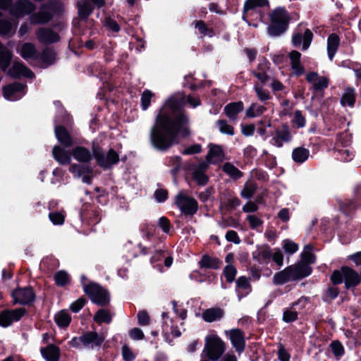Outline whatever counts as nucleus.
<instances>
[{
    "instance_id": "6",
    "label": "nucleus",
    "mask_w": 361,
    "mask_h": 361,
    "mask_svg": "<svg viewBox=\"0 0 361 361\" xmlns=\"http://www.w3.org/2000/svg\"><path fill=\"white\" fill-rule=\"evenodd\" d=\"M225 350V343L218 336H207L204 352L209 360L217 361L222 356Z\"/></svg>"
},
{
    "instance_id": "23",
    "label": "nucleus",
    "mask_w": 361,
    "mask_h": 361,
    "mask_svg": "<svg viewBox=\"0 0 361 361\" xmlns=\"http://www.w3.org/2000/svg\"><path fill=\"white\" fill-rule=\"evenodd\" d=\"M54 159L61 165H68L71 162V152L66 150L63 147L55 145L52 149Z\"/></svg>"
},
{
    "instance_id": "55",
    "label": "nucleus",
    "mask_w": 361,
    "mask_h": 361,
    "mask_svg": "<svg viewBox=\"0 0 361 361\" xmlns=\"http://www.w3.org/2000/svg\"><path fill=\"white\" fill-rule=\"evenodd\" d=\"M216 124L219 127V131L221 133L229 135H234V128L229 125L226 120L219 119L216 121Z\"/></svg>"
},
{
    "instance_id": "36",
    "label": "nucleus",
    "mask_w": 361,
    "mask_h": 361,
    "mask_svg": "<svg viewBox=\"0 0 361 361\" xmlns=\"http://www.w3.org/2000/svg\"><path fill=\"white\" fill-rule=\"evenodd\" d=\"M43 7L49 10L54 16H61L64 11L63 3L60 0H49L43 4Z\"/></svg>"
},
{
    "instance_id": "30",
    "label": "nucleus",
    "mask_w": 361,
    "mask_h": 361,
    "mask_svg": "<svg viewBox=\"0 0 361 361\" xmlns=\"http://www.w3.org/2000/svg\"><path fill=\"white\" fill-rule=\"evenodd\" d=\"M340 37L336 33H331L327 38V54L330 60H332L337 52L340 44Z\"/></svg>"
},
{
    "instance_id": "41",
    "label": "nucleus",
    "mask_w": 361,
    "mask_h": 361,
    "mask_svg": "<svg viewBox=\"0 0 361 361\" xmlns=\"http://www.w3.org/2000/svg\"><path fill=\"white\" fill-rule=\"evenodd\" d=\"M56 59V53L51 49L47 47L41 54H39V59L47 66L52 65L55 63Z\"/></svg>"
},
{
    "instance_id": "13",
    "label": "nucleus",
    "mask_w": 361,
    "mask_h": 361,
    "mask_svg": "<svg viewBox=\"0 0 361 361\" xmlns=\"http://www.w3.org/2000/svg\"><path fill=\"white\" fill-rule=\"evenodd\" d=\"M342 271H343V274L345 275V288L353 292L355 288L361 283L360 275L353 268L348 266H343Z\"/></svg>"
},
{
    "instance_id": "39",
    "label": "nucleus",
    "mask_w": 361,
    "mask_h": 361,
    "mask_svg": "<svg viewBox=\"0 0 361 361\" xmlns=\"http://www.w3.org/2000/svg\"><path fill=\"white\" fill-rule=\"evenodd\" d=\"M355 92L353 87H347L341 97V104L342 106H348L353 107L355 103Z\"/></svg>"
},
{
    "instance_id": "11",
    "label": "nucleus",
    "mask_w": 361,
    "mask_h": 361,
    "mask_svg": "<svg viewBox=\"0 0 361 361\" xmlns=\"http://www.w3.org/2000/svg\"><path fill=\"white\" fill-rule=\"evenodd\" d=\"M292 139L290 127L285 123L275 128L274 136L271 138V143L277 147H282L283 142H289Z\"/></svg>"
},
{
    "instance_id": "52",
    "label": "nucleus",
    "mask_w": 361,
    "mask_h": 361,
    "mask_svg": "<svg viewBox=\"0 0 361 361\" xmlns=\"http://www.w3.org/2000/svg\"><path fill=\"white\" fill-rule=\"evenodd\" d=\"M238 271L235 267L233 264H227L223 270V275L226 278V281L228 283L234 281L237 275Z\"/></svg>"
},
{
    "instance_id": "32",
    "label": "nucleus",
    "mask_w": 361,
    "mask_h": 361,
    "mask_svg": "<svg viewBox=\"0 0 361 361\" xmlns=\"http://www.w3.org/2000/svg\"><path fill=\"white\" fill-rule=\"evenodd\" d=\"M224 315V311L220 307H212L207 309L202 313V318L207 322H213L220 320Z\"/></svg>"
},
{
    "instance_id": "27",
    "label": "nucleus",
    "mask_w": 361,
    "mask_h": 361,
    "mask_svg": "<svg viewBox=\"0 0 361 361\" xmlns=\"http://www.w3.org/2000/svg\"><path fill=\"white\" fill-rule=\"evenodd\" d=\"M53 18V13H51L46 8L41 5L39 11L31 16V22L33 24L44 25L50 22Z\"/></svg>"
},
{
    "instance_id": "3",
    "label": "nucleus",
    "mask_w": 361,
    "mask_h": 361,
    "mask_svg": "<svg viewBox=\"0 0 361 361\" xmlns=\"http://www.w3.org/2000/svg\"><path fill=\"white\" fill-rule=\"evenodd\" d=\"M106 335L104 332L98 334L97 331H89L83 333L80 336H74L69 341L73 348H80L82 346L99 348L105 341Z\"/></svg>"
},
{
    "instance_id": "14",
    "label": "nucleus",
    "mask_w": 361,
    "mask_h": 361,
    "mask_svg": "<svg viewBox=\"0 0 361 361\" xmlns=\"http://www.w3.org/2000/svg\"><path fill=\"white\" fill-rule=\"evenodd\" d=\"M252 259L261 264H268L272 257V251L267 244L257 245L252 253Z\"/></svg>"
},
{
    "instance_id": "64",
    "label": "nucleus",
    "mask_w": 361,
    "mask_h": 361,
    "mask_svg": "<svg viewBox=\"0 0 361 361\" xmlns=\"http://www.w3.org/2000/svg\"><path fill=\"white\" fill-rule=\"evenodd\" d=\"M86 303L87 299L82 296L71 303L70 305V310L74 313H78L85 305Z\"/></svg>"
},
{
    "instance_id": "54",
    "label": "nucleus",
    "mask_w": 361,
    "mask_h": 361,
    "mask_svg": "<svg viewBox=\"0 0 361 361\" xmlns=\"http://www.w3.org/2000/svg\"><path fill=\"white\" fill-rule=\"evenodd\" d=\"M329 80L326 77L322 76L319 78V79L312 84L310 90H313L314 92H320L326 89L329 86Z\"/></svg>"
},
{
    "instance_id": "16",
    "label": "nucleus",
    "mask_w": 361,
    "mask_h": 361,
    "mask_svg": "<svg viewBox=\"0 0 361 361\" xmlns=\"http://www.w3.org/2000/svg\"><path fill=\"white\" fill-rule=\"evenodd\" d=\"M37 39L42 44H50L60 40L59 33L51 28L42 27L37 31Z\"/></svg>"
},
{
    "instance_id": "10",
    "label": "nucleus",
    "mask_w": 361,
    "mask_h": 361,
    "mask_svg": "<svg viewBox=\"0 0 361 361\" xmlns=\"http://www.w3.org/2000/svg\"><path fill=\"white\" fill-rule=\"evenodd\" d=\"M36 8V5L29 0H16L13 2L11 15L18 18H23L32 13Z\"/></svg>"
},
{
    "instance_id": "29",
    "label": "nucleus",
    "mask_w": 361,
    "mask_h": 361,
    "mask_svg": "<svg viewBox=\"0 0 361 361\" xmlns=\"http://www.w3.org/2000/svg\"><path fill=\"white\" fill-rule=\"evenodd\" d=\"M20 55L25 60L30 59H39V54L37 52L35 45L32 42H25L20 51Z\"/></svg>"
},
{
    "instance_id": "21",
    "label": "nucleus",
    "mask_w": 361,
    "mask_h": 361,
    "mask_svg": "<svg viewBox=\"0 0 361 361\" xmlns=\"http://www.w3.org/2000/svg\"><path fill=\"white\" fill-rule=\"evenodd\" d=\"M270 62L265 57H262V59L259 60V63L257 66L258 71H253L252 73L262 83L264 84L270 79L269 75L267 73V71L270 68Z\"/></svg>"
},
{
    "instance_id": "38",
    "label": "nucleus",
    "mask_w": 361,
    "mask_h": 361,
    "mask_svg": "<svg viewBox=\"0 0 361 361\" xmlns=\"http://www.w3.org/2000/svg\"><path fill=\"white\" fill-rule=\"evenodd\" d=\"M310 156V151L303 147H298L292 152V159L298 164L304 163Z\"/></svg>"
},
{
    "instance_id": "18",
    "label": "nucleus",
    "mask_w": 361,
    "mask_h": 361,
    "mask_svg": "<svg viewBox=\"0 0 361 361\" xmlns=\"http://www.w3.org/2000/svg\"><path fill=\"white\" fill-rule=\"evenodd\" d=\"M230 340L235 350L241 353L245 348V333L240 329H233L230 331Z\"/></svg>"
},
{
    "instance_id": "15",
    "label": "nucleus",
    "mask_w": 361,
    "mask_h": 361,
    "mask_svg": "<svg viewBox=\"0 0 361 361\" xmlns=\"http://www.w3.org/2000/svg\"><path fill=\"white\" fill-rule=\"evenodd\" d=\"M312 39V32L310 29L306 28L303 35L300 32H295L293 35L292 44L295 48L300 47L301 44H302V50L305 51L310 47Z\"/></svg>"
},
{
    "instance_id": "2",
    "label": "nucleus",
    "mask_w": 361,
    "mask_h": 361,
    "mask_svg": "<svg viewBox=\"0 0 361 361\" xmlns=\"http://www.w3.org/2000/svg\"><path fill=\"white\" fill-rule=\"evenodd\" d=\"M269 19L267 31L270 37H280L288 30L290 16L284 7L274 8L269 14Z\"/></svg>"
},
{
    "instance_id": "7",
    "label": "nucleus",
    "mask_w": 361,
    "mask_h": 361,
    "mask_svg": "<svg viewBox=\"0 0 361 361\" xmlns=\"http://www.w3.org/2000/svg\"><path fill=\"white\" fill-rule=\"evenodd\" d=\"M262 7L269 8V0H246L243 5L242 19L250 25L248 16H252L255 14L257 16L256 19L263 22L264 13L258 9Z\"/></svg>"
},
{
    "instance_id": "57",
    "label": "nucleus",
    "mask_w": 361,
    "mask_h": 361,
    "mask_svg": "<svg viewBox=\"0 0 361 361\" xmlns=\"http://www.w3.org/2000/svg\"><path fill=\"white\" fill-rule=\"evenodd\" d=\"M344 274L342 267L340 269H335L330 276V281L334 286H338L344 282Z\"/></svg>"
},
{
    "instance_id": "25",
    "label": "nucleus",
    "mask_w": 361,
    "mask_h": 361,
    "mask_svg": "<svg viewBox=\"0 0 361 361\" xmlns=\"http://www.w3.org/2000/svg\"><path fill=\"white\" fill-rule=\"evenodd\" d=\"M244 109V104L242 101L230 102L224 107V113L232 121L238 118V115Z\"/></svg>"
},
{
    "instance_id": "46",
    "label": "nucleus",
    "mask_w": 361,
    "mask_h": 361,
    "mask_svg": "<svg viewBox=\"0 0 361 361\" xmlns=\"http://www.w3.org/2000/svg\"><path fill=\"white\" fill-rule=\"evenodd\" d=\"M195 28H197L200 33L204 36H208L212 37L215 35V32L213 28L208 27L204 21L202 20H195L193 22Z\"/></svg>"
},
{
    "instance_id": "44",
    "label": "nucleus",
    "mask_w": 361,
    "mask_h": 361,
    "mask_svg": "<svg viewBox=\"0 0 361 361\" xmlns=\"http://www.w3.org/2000/svg\"><path fill=\"white\" fill-rule=\"evenodd\" d=\"M54 280L57 286L63 287L70 283L71 277L66 271L60 270L54 274Z\"/></svg>"
},
{
    "instance_id": "58",
    "label": "nucleus",
    "mask_w": 361,
    "mask_h": 361,
    "mask_svg": "<svg viewBox=\"0 0 361 361\" xmlns=\"http://www.w3.org/2000/svg\"><path fill=\"white\" fill-rule=\"evenodd\" d=\"M262 157L264 166L268 169H273L276 166L277 162L275 156L270 154L267 151L264 150Z\"/></svg>"
},
{
    "instance_id": "49",
    "label": "nucleus",
    "mask_w": 361,
    "mask_h": 361,
    "mask_svg": "<svg viewBox=\"0 0 361 361\" xmlns=\"http://www.w3.org/2000/svg\"><path fill=\"white\" fill-rule=\"evenodd\" d=\"M257 188H258V185L256 183H254V182L246 183L243 189L242 190V191L240 192V195L242 197H243L245 199L250 200L255 195Z\"/></svg>"
},
{
    "instance_id": "60",
    "label": "nucleus",
    "mask_w": 361,
    "mask_h": 361,
    "mask_svg": "<svg viewBox=\"0 0 361 361\" xmlns=\"http://www.w3.org/2000/svg\"><path fill=\"white\" fill-rule=\"evenodd\" d=\"M292 122L298 128H302L305 126L306 118L302 115V111L300 110H296L294 112V116L292 120Z\"/></svg>"
},
{
    "instance_id": "48",
    "label": "nucleus",
    "mask_w": 361,
    "mask_h": 361,
    "mask_svg": "<svg viewBox=\"0 0 361 361\" xmlns=\"http://www.w3.org/2000/svg\"><path fill=\"white\" fill-rule=\"evenodd\" d=\"M266 110L267 109L264 106L252 103L246 110L245 115L247 118H255L263 114Z\"/></svg>"
},
{
    "instance_id": "56",
    "label": "nucleus",
    "mask_w": 361,
    "mask_h": 361,
    "mask_svg": "<svg viewBox=\"0 0 361 361\" xmlns=\"http://www.w3.org/2000/svg\"><path fill=\"white\" fill-rule=\"evenodd\" d=\"M295 309H286L283 313L282 320L286 323H292L298 319V312Z\"/></svg>"
},
{
    "instance_id": "33",
    "label": "nucleus",
    "mask_w": 361,
    "mask_h": 361,
    "mask_svg": "<svg viewBox=\"0 0 361 361\" xmlns=\"http://www.w3.org/2000/svg\"><path fill=\"white\" fill-rule=\"evenodd\" d=\"M12 52L0 42V67L3 71H6L12 60Z\"/></svg>"
},
{
    "instance_id": "59",
    "label": "nucleus",
    "mask_w": 361,
    "mask_h": 361,
    "mask_svg": "<svg viewBox=\"0 0 361 361\" xmlns=\"http://www.w3.org/2000/svg\"><path fill=\"white\" fill-rule=\"evenodd\" d=\"M192 178L194 180L196 181V183L199 185H202V186L207 185V183L209 182L208 176L205 173L201 171L200 170V171L194 170V171L192 172Z\"/></svg>"
},
{
    "instance_id": "35",
    "label": "nucleus",
    "mask_w": 361,
    "mask_h": 361,
    "mask_svg": "<svg viewBox=\"0 0 361 361\" xmlns=\"http://www.w3.org/2000/svg\"><path fill=\"white\" fill-rule=\"evenodd\" d=\"M113 315L110 310L106 308L99 309L93 317V321L98 324L102 323L110 324L112 322Z\"/></svg>"
},
{
    "instance_id": "47",
    "label": "nucleus",
    "mask_w": 361,
    "mask_h": 361,
    "mask_svg": "<svg viewBox=\"0 0 361 361\" xmlns=\"http://www.w3.org/2000/svg\"><path fill=\"white\" fill-rule=\"evenodd\" d=\"M329 348L337 360H340L341 357H343L345 354L344 347L341 342H340L338 340H334L331 341L329 345Z\"/></svg>"
},
{
    "instance_id": "61",
    "label": "nucleus",
    "mask_w": 361,
    "mask_h": 361,
    "mask_svg": "<svg viewBox=\"0 0 361 361\" xmlns=\"http://www.w3.org/2000/svg\"><path fill=\"white\" fill-rule=\"evenodd\" d=\"M224 154L223 149L221 146L219 145H214V147H211L208 152V154L207 155V161L208 162H212V158H220Z\"/></svg>"
},
{
    "instance_id": "63",
    "label": "nucleus",
    "mask_w": 361,
    "mask_h": 361,
    "mask_svg": "<svg viewBox=\"0 0 361 361\" xmlns=\"http://www.w3.org/2000/svg\"><path fill=\"white\" fill-rule=\"evenodd\" d=\"M82 47H83V42L81 38H71L68 42V49L76 55H78L77 50Z\"/></svg>"
},
{
    "instance_id": "28",
    "label": "nucleus",
    "mask_w": 361,
    "mask_h": 361,
    "mask_svg": "<svg viewBox=\"0 0 361 361\" xmlns=\"http://www.w3.org/2000/svg\"><path fill=\"white\" fill-rule=\"evenodd\" d=\"M222 262L217 257L204 254L198 262L200 269H219Z\"/></svg>"
},
{
    "instance_id": "4",
    "label": "nucleus",
    "mask_w": 361,
    "mask_h": 361,
    "mask_svg": "<svg viewBox=\"0 0 361 361\" xmlns=\"http://www.w3.org/2000/svg\"><path fill=\"white\" fill-rule=\"evenodd\" d=\"M92 150L97 164L104 170L111 169L120 161L119 154L112 148H110L105 154L102 147L93 143Z\"/></svg>"
},
{
    "instance_id": "24",
    "label": "nucleus",
    "mask_w": 361,
    "mask_h": 361,
    "mask_svg": "<svg viewBox=\"0 0 361 361\" xmlns=\"http://www.w3.org/2000/svg\"><path fill=\"white\" fill-rule=\"evenodd\" d=\"M78 15L80 19L82 21L87 22L89 17L93 13L94 6L88 0H80L77 3Z\"/></svg>"
},
{
    "instance_id": "43",
    "label": "nucleus",
    "mask_w": 361,
    "mask_h": 361,
    "mask_svg": "<svg viewBox=\"0 0 361 361\" xmlns=\"http://www.w3.org/2000/svg\"><path fill=\"white\" fill-rule=\"evenodd\" d=\"M339 293V289L336 286H329L322 294V299L324 302L330 304L338 296Z\"/></svg>"
},
{
    "instance_id": "51",
    "label": "nucleus",
    "mask_w": 361,
    "mask_h": 361,
    "mask_svg": "<svg viewBox=\"0 0 361 361\" xmlns=\"http://www.w3.org/2000/svg\"><path fill=\"white\" fill-rule=\"evenodd\" d=\"M11 324L20 321L27 313V311L24 307H19L16 309H7Z\"/></svg>"
},
{
    "instance_id": "8",
    "label": "nucleus",
    "mask_w": 361,
    "mask_h": 361,
    "mask_svg": "<svg viewBox=\"0 0 361 361\" xmlns=\"http://www.w3.org/2000/svg\"><path fill=\"white\" fill-rule=\"evenodd\" d=\"M175 203L185 218H192L198 210L197 201L183 192H180L176 196Z\"/></svg>"
},
{
    "instance_id": "22",
    "label": "nucleus",
    "mask_w": 361,
    "mask_h": 361,
    "mask_svg": "<svg viewBox=\"0 0 361 361\" xmlns=\"http://www.w3.org/2000/svg\"><path fill=\"white\" fill-rule=\"evenodd\" d=\"M27 85L19 82H14L13 83L4 85L2 88V93L4 97L10 101L16 100L15 94L18 92H22Z\"/></svg>"
},
{
    "instance_id": "45",
    "label": "nucleus",
    "mask_w": 361,
    "mask_h": 361,
    "mask_svg": "<svg viewBox=\"0 0 361 361\" xmlns=\"http://www.w3.org/2000/svg\"><path fill=\"white\" fill-rule=\"evenodd\" d=\"M358 207L359 204L355 200H345L340 204L341 210L346 215H350Z\"/></svg>"
},
{
    "instance_id": "20",
    "label": "nucleus",
    "mask_w": 361,
    "mask_h": 361,
    "mask_svg": "<svg viewBox=\"0 0 361 361\" xmlns=\"http://www.w3.org/2000/svg\"><path fill=\"white\" fill-rule=\"evenodd\" d=\"M292 279L293 281L302 279L310 276L312 272V267L307 263L299 262L295 265H290Z\"/></svg>"
},
{
    "instance_id": "17",
    "label": "nucleus",
    "mask_w": 361,
    "mask_h": 361,
    "mask_svg": "<svg viewBox=\"0 0 361 361\" xmlns=\"http://www.w3.org/2000/svg\"><path fill=\"white\" fill-rule=\"evenodd\" d=\"M55 136L61 146L71 147L73 145V139L67 128L63 125H56L54 128Z\"/></svg>"
},
{
    "instance_id": "26",
    "label": "nucleus",
    "mask_w": 361,
    "mask_h": 361,
    "mask_svg": "<svg viewBox=\"0 0 361 361\" xmlns=\"http://www.w3.org/2000/svg\"><path fill=\"white\" fill-rule=\"evenodd\" d=\"M40 352L46 361H59L60 359V348L54 344H49L44 348H41Z\"/></svg>"
},
{
    "instance_id": "40",
    "label": "nucleus",
    "mask_w": 361,
    "mask_h": 361,
    "mask_svg": "<svg viewBox=\"0 0 361 361\" xmlns=\"http://www.w3.org/2000/svg\"><path fill=\"white\" fill-rule=\"evenodd\" d=\"M139 230L144 238L150 240L154 235L156 226L152 223L145 221L140 224Z\"/></svg>"
},
{
    "instance_id": "19",
    "label": "nucleus",
    "mask_w": 361,
    "mask_h": 361,
    "mask_svg": "<svg viewBox=\"0 0 361 361\" xmlns=\"http://www.w3.org/2000/svg\"><path fill=\"white\" fill-rule=\"evenodd\" d=\"M73 157L80 163L90 164L94 158L93 152L84 146H76L71 151Z\"/></svg>"
},
{
    "instance_id": "31",
    "label": "nucleus",
    "mask_w": 361,
    "mask_h": 361,
    "mask_svg": "<svg viewBox=\"0 0 361 361\" xmlns=\"http://www.w3.org/2000/svg\"><path fill=\"white\" fill-rule=\"evenodd\" d=\"M291 267L288 266L283 270L276 272L273 277V283L276 286L283 285L292 279Z\"/></svg>"
},
{
    "instance_id": "53",
    "label": "nucleus",
    "mask_w": 361,
    "mask_h": 361,
    "mask_svg": "<svg viewBox=\"0 0 361 361\" xmlns=\"http://www.w3.org/2000/svg\"><path fill=\"white\" fill-rule=\"evenodd\" d=\"M13 24L10 20L0 19V35L10 37L13 32Z\"/></svg>"
},
{
    "instance_id": "1",
    "label": "nucleus",
    "mask_w": 361,
    "mask_h": 361,
    "mask_svg": "<svg viewBox=\"0 0 361 361\" xmlns=\"http://www.w3.org/2000/svg\"><path fill=\"white\" fill-rule=\"evenodd\" d=\"M185 104L186 96L178 92L170 96L157 110L149 133L151 145L157 150L166 152L179 144V137L187 138L191 135Z\"/></svg>"
},
{
    "instance_id": "37",
    "label": "nucleus",
    "mask_w": 361,
    "mask_h": 361,
    "mask_svg": "<svg viewBox=\"0 0 361 361\" xmlns=\"http://www.w3.org/2000/svg\"><path fill=\"white\" fill-rule=\"evenodd\" d=\"M54 322L59 327L66 329L71 322V316L66 310H63L56 314Z\"/></svg>"
},
{
    "instance_id": "42",
    "label": "nucleus",
    "mask_w": 361,
    "mask_h": 361,
    "mask_svg": "<svg viewBox=\"0 0 361 361\" xmlns=\"http://www.w3.org/2000/svg\"><path fill=\"white\" fill-rule=\"evenodd\" d=\"M223 171L231 178L237 180L243 176V173L230 162H226L222 167Z\"/></svg>"
},
{
    "instance_id": "50",
    "label": "nucleus",
    "mask_w": 361,
    "mask_h": 361,
    "mask_svg": "<svg viewBox=\"0 0 361 361\" xmlns=\"http://www.w3.org/2000/svg\"><path fill=\"white\" fill-rule=\"evenodd\" d=\"M155 95L149 90H145L141 94L140 106L142 111H146L151 105L152 97Z\"/></svg>"
},
{
    "instance_id": "12",
    "label": "nucleus",
    "mask_w": 361,
    "mask_h": 361,
    "mask_svg": "<svg viewBox=\"0 0 361 361\" xmlns=\"http://www.w3.org/2000/svg\"><path fill=\"white\" fill-rule=\"evenodd\" d=\"M7 74L14 79H19L22 76L28 79L35 78V73L22 61H15L12 67L8 69Z\"/></svg>"
},
{
    "instance_id": "34",
    "label": "nucleus",
    "mask_w": 361,
    "mask_h": 361,
    "mask_svg": "<svg viewBox=\"0 0 361 361\" xmlns=\"http://www.w3.org/2000/svg\"><path fill=\"white\" fill-rule=\"evenodd\" d=\"M93 171V168L89 164H72L69 167V171L78 177L92 174Z\"/></svg>"
},
{
    "instance_id": "5",
    "label": "nucleus",
    "mask_w": 361,
    "mask_h": 361,
    "mask_svg": "<svg viewBox=\"0 0 361 361\" xmlns=\"http://www.w3.org/2000/svg\"><path fill=\"white\" fill-rule=\"evenodd\" d=\"M85 293L92 303L98 306L106 307L110 303L109 290L96 282L88 283V286H85Z\"/></svg>"
},
{
    "instance_id": "9",
    "label": "nucleus",
    "mask_w": 361,
    "mask_h": 361,
    "mask_svg": "<svg viewBox=\"0 0 361 361\" xmlns=\"http://www.w3.org/2000/svg\"><path fill=\"white\" fill-rule=\"evenodd\" d=\"M13 304L22 305H30L36 299V295L33 288L30 286L26 287H18L11 292Z\"/></svg>"
},
{
    "instance_id": "62",
    "label": "nucleus",
    "mask_w": 361,
    "mask_h": 361,
    "mask_svg": "<svg viewBox=\"0 0 361 361\" xmlns=\"http://www.w3.org/2000/svg\"><path fill=\"white\" fill-rule=\"evenodd\" d=\"M49 219L54 225H62L65 221V215L59 212H51Z\"/></svg>"
}]
</instances>
